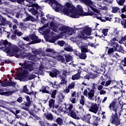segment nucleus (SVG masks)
Wrapping results in <instances>:
<instances>
[{
    "label": "nucleus",
    "mask_w": 126,
    "mask_h": 126,
    "mask_svg": "<svg viewBox=\"0 0 126 126\" xmlns=\"http://www.w3.org/2000/svg\"><path fill=\"white\" fill-rule=\"evenodd\" d=\"M12 2H17L18 3H19L20 4H23L24 3V1L25 0H9Z\"/></svg>",
    "instance_id": "obj_41"
},
{
    "label": "nucleus",
    "mask_w": 126,
    "mask_h": 126,
    "mask_svg": "<svg viewBox=\"0 0 126 126\" xmlns=\"http://www.w3.org/2000/svg\"><path fill=\"white\" fill-rule=\"evenodd\" d=\"M65 59L66 60V61L67 62V63L70 62V61L72 60V57L69 55H67L65 56Z\"/></svg>",
    "instance_id": "obj_43"
},
{
    "label": "nucleus",
    "mask_w": 126,
    "mask_h": 126,
    "mask_svg": "<svg viewBox=\"0 0 126 126\" xmlns=\"http://www.w3.org/2000/svg\"><path fill=\"white\" fill-rule=\"evenodd\" d=\"M62 74L64 76H66L67 75H68V72L67 70H66L65 69H63V71H62Z\"/></svg>",
    "instance_id": "obj_54"
},
{
    "label": "nucleus",
    "mask_w": 126,
    "mask_h": 126,
    "mask_svg": "<svg viewBox=\"0 0 126 126\" xmlns=\"http://www.w3.org/2000/svg\"><path fill=\"white\" fill-rule=\"evenodd\" d=\"M45 51L47 52V53H51V55L50 57L53 59H56V58L59 56V53L55 52L54 49H52L51 48H47Z\"/></svg>",
    "instance_id": "obj_14"
},
{
    "label": "nucleus",
    "mask_w": 126,
    "mask_h": 126,
    "mask_svg": "<svg viewBox=\"0 0 126 126\" xmlns=\"http://www.w3.org/2000/svg\"><path fill=\"white\" fill-rule=\"evenodd\" d=\"M32 106L34 109H36V110H37L38 111L41 110L42 107V104L41 103H39L37 106L35 104H32Z\"/></svg>",
    "instance_id": "obj_33"
},
{
    "label": "nucleus",
    "mask_w": 126,
    "mask_h": 126,
    "mask_svg": "<svg viewBox=\"0 0 126 126\" xmlns=\"http://www.w3.org/2000/svg\"><path fill=\"white\" fill-rule=\"evenodd\" d=\"M76 97L78 98V94H77L76 92H73L71 93V97L70 98V101L72 104H75V103H77V101H76V98H75Z\"/></svg>",
    "instance_id": "obj_15"
},
{
    "label": "nucleus",
    "mask_w": 126,
    "mask_h": 126,
    "mask_svg": "<svg viewBox=\"0 0 126 126\" xmlns=\"http://www.w3.org/2000/svg\"><path fill=\"white\" fill-rule=\"evenodd\" d=\"M0 83L1 86H2L3 87H6V86H15L16 84V82L2 81L1 80H0Z\"/></svg>",
    "instance_id": "obj_13"
},
{
    "label": "nucleus",
    "mask_w": 126,
    "mask_h": 126,
    "mask_svg": "<svg viewBox=\"0 0 126 126\" xmlns=\"http://www.w3.org/2000/svg\"><path fill=\"white\" fill-rule=\"evenodd\" d=\"M108 32H109V29H104L102 30V33L104 36H107Z\"/></svg>",
    "instance_id": "obj_46"
},
{
    "label": "nucleus",
    "mask_w": 126,
    "mask_h": 126,
    "mask_svg": "<svg viewBox=\"0 0 126 126\" xmlns=\"http://www.w3.org/2000/svg\"><path fill=\"white\" fill-rule=\"evenodd\" d=\"M56 60H57L58 62H59L60 63H64L65 62V60L64 59V57L62 56H59L58 55L55 58Z\"/></svg>",
    "instance_id": "obj_28"
},
{
    "label": "nucleus",
    "mask_w": 126,
    "mask_h": 126,
    "mask_svg": "<svg viewBox=\"0 0 126 126\" xmlns=\"http://www.w3.org/2000/svg\"><path fill=\"white\" fill-rule=\"evenodd\" d=\"M51 27L54 32H58L59 28V30L63 32V35H65V36H71L75 34V30L73 28L61 24L52 23L51 24Z\"/></svg>",
    "instance_id": "obj_4"
},
{
    "label": "nucleus",
    "mask_w": 126,
    "mask_h": 126,
    "mask_svg": "<svg viewBox=\"0 0 126 126\" xmlns=\"http://www.w3.org/2000/svg\"><path fill=\"white\" fill-rule=\"evenodd\" d=\"M121 24L124 28H126V19H124L121 21Z\"/></svg>",
    "instance_id": "obj_56"
},
{
    "label": "nucleus",
    "mask_w": 126,
    "mask_h": 126,
    "mask_svg": "<svg viewBox=\"0 0 126 126\" xmlns=\"http://www.w3.org/2000/svg\"><path fill=\"white\" fill-rule=\"evenodd\" d=\"M114 48H109L108 49L107 54L108 55H109V56H111V55H112V54H114Z\"/></svg>",
    "instance_id": "obj_51"
},
{
    "label": "nucleus",
    "mask_w": 126,
    "mask_h": 126,
    "mask_svg": "<svg viewBox=\"0 0 126 126\" xmlns=\"http://www.w3.org/2000/svg\"><path fill=\"white\" fill-rule=\"evenodd\" d=\"M44 1L45 2L49 1V4L56 12L64 13L65 15L72 17V18H79L80 16L90 15L93 18H96V19L100 20L102 22H105L106 20L105 18L102 17V14L100 13V11L97 9V7L95 5V2L93 1L92 2L94 3V5L95 7V10H93L90 6L88 5L94 12H89L86 14H84L83 8L81 5H78L77 8H75L72 3L67 2L63 7L62 4L58 3L56 0H45Z\"/></svg>",
    "instance_id": "obj_1"
},
{
    "label": "nucleus",
    "mask_w": 126,
    "mask_h": 126,
    "mask_svg": "<svg viewBox=\"0 0 126 126\" xmlns=\"http://www.w3.org/2000/svg\"><path fill=\"white\" fill-rule=\"evenodd\" d=\"M56 122L57 123L58 125L59 126H62L63 124V119L61 118H58L56 121Z\"/></svg>",
    "instance_id": "obj_42"
},
{
    "label": "nucleus",
    "mask_w": 126,
    "mask_h": 126,
    "mask_svg": "<svg viewBox=\"0 0 126 126\" xmlns=\"http://www.w3.org/2000/svg\"><path fill=\"white\" fill-rule=\"evenodd\" d=\"M120 10V8L118 7H113L112 8V12L113 13H116V12H118L119 10Z\"/></svg>",
    "instance_id": "obj_49"
},
{
    "label": "nucleus",
    "mask_w": 126,
    "mask_h": 126,
    "mask_svg": "<svg viewBox=\"0 0 126 126\" xmlns=\"http://www.w3.org/2000/svg\"><path fill=\"white\" fill-rule=\"evenodd\" d=\"M81 70H78L77 73L72 76V80H78L81 77Z\"/></svg>",
    "instance_id": "obj_21"
},
{
    "label": "nucleus",
    "mask_w": 126,
    "mask_h": 126,
    "mask_svg": "<svg viewBox=\"0 0 126 126\" xmlns=\"http://www.w3.org/2000/svg\"><path fill=\"white\" fill-rule=\"evenodd\" d=\"M123 86V82L120 81L117 83V87L118 88H120V87H122Z\"/></svg>",
    "instance_id": "obj_58"
},
{
    "label": "nucleus",
    "mask_w": 126,
    "mask_h": 126,
    "mask_svg": "<svg viewBox=\"0 0 126 126\" xmlns=\"http://www.w3.org/2000/svg\"><path fill=\"white\" fill-rule=\"evenodd\" d=\"M70 89L68 88L67 87L65 88V89L63 90V93H65L66 94H68V93H69V90Z\"/></svg>",
    "instance_id": "obj_59"
},
{
    "label": "nucleus",
    "mask_w": 126,
    "mask_h": 126,
    "mask_svg": "<svg viewBox=\"0 0 126 126\" xmlns=\"http://www.w3.org/2000/svg\"><path fill=\"white\" fill-rule=\"evenodd\" d=\"M58 45H59L61 47H63V45H65V42L63 41H59L58 42Z\"/></svg>",
    "instance_id": "obj_53"
},
{
    "label": "nucleus",
    "mask_w": 126,
    "mask_h": 126,
    "mask_svg": "<svg viewBox=\"0 0 126 126\" xmlns=\"http://www.w3.org/2000/svg\"><path fill=\"white\" fill-rule=\"evenodd\" d=\"M35 19L33 18L32 16H28L25 19H24L23 21H34Z\"/></svg>",
    "instance_id": "obj_38"
},
{
    "label": "nucleus",
    "mask_w": 126,
    "mask_h": 126,
    "mask_svg": "<svg viewBox=\"0 0 126 126\" xmlns=\"http://www.w3.org/2000/svg\"><path fill=\"white\" fill-rule=\"evenodd\" d=\"M44 117L48 121H53L54 120V117L51 113H44Z\"/></svg>",
    "instance_id": "obj_25"
},
{
    "label": "nucleus",
    "mask_w": 126,
    "mask_h": 126,
    "mask_svg": "<svg viewBox=\"0 0 126 126\" xmlns=\"http://www.w3.org/2000/svg\"><path fill=\"white\" fill-rule=\"evenodd\" d=\"M82 119L84 122L88 123V124H90V119H91V115H90V114L83 115V117H82Z\"/></svg>",
    "instance_id": "obj_20"
},
{
    "label": "nucleus",
    "mask_w": 126,
    "mask_h": 126,
    "mask_svg": "<svg viewBox=\"0 0 126 126\" xmlns=\"http://www.w3.org/2000/svg\"><path fill=\"white\" fill-rule=\"evenodd\" d=\"M15 34L16 35H17V36H18L19 37H20L21 36H22V32H19V31H16L15 32Z\"/></svg>",
    "instance_id": "obj_61"
},
{
    "label": "nucleus",
    "mask_w": 126,
    "mask_h": 126,
    "mask_svg": "<svg viewBox=\"0 0 126 126\" xmlns=\"http://www.w3.org/2000/svg\"><path fill=\"white\" fill-rule=\"evenodd\" d=\"M12 94V92L6 91L5 89H0V95H4V96H9Z\"/></svg>",
    "instance_id": "obj_23"
},
{
    "label": "nucleus",
    "mask_w": 126,
    "mask_h": 126,
    "mask_svg": "<svg viewBox=\"0 0 126 126\" xmlns=\"http://www.w3.org/2000/svg\"><path fill=\"white\" fill-rule=\"evenodd\" d=\"M102 89H103L102 85H99L97 86V90H98V91H101Z\"/></svg>",
    "instance_id": "obj_64"
},
{
    "label": "nucleus",
    "mask_w": 126,
    "mask_h": 126,
    "mask_svg": "<svg viewBox=\"0 0 126 126\" xmlns=\"http://www.w3.org/2000/svg\"><path fill=\"white\" fill-rule=\"evenodd\" d=\"M79 58L81 60H85V59L87 58V55H86V53H82L81 55H79Z\"/></svg>",
    "instance_id": "obj_45"
},
{
    "label": "nucleus",
    "mask_w": 126,
    "mask_h": 126,
    "mask_svg": "<svg viewBox=\"0 0 126 126\" xmlns=\"http://www.w3.org/2000/svg\"><path fill=\"white\" fill-rule=\"evenodd\" d=\"M78 37L79 38H86L87 36L91 35V29L90 28H82L78 29Z\"/></svg>",
    "instance_id": "obj_9"
},
{
    "label": "nucleus",
    "mask_w": 126,
    "mask_h": 126,
    "mask_svg": "<svg viewBox=\"0 0 126 126\" xmlns=\"http://www.w3.org/2000/svg\"><path fill=\"white\" fill-rule=\"evenodd\" d=\"M115 49L117 52H122L124 50L122 45H119L118 44H116Z\"/></svg>",
    "instance_id": "obj_35"
},
{
    "label": "nucleus",
    "mask_w": 126,
    "mask_h": 126,
    "mask_svg": "<svg viewBox=\"0 0 126 126\" xmlns=\"http://www.w3.org/2000/svg\"><path fill=\"white\" fill-rule=\"evenodd\" d=\"M49 108H55V100L53 99H50L49 101Z\"/></svg>",
    "instance_id": "obj_32"
},
{
    "label": "nucleus",
    "mask_w": 126,
    "mask_h": 126,
    "mask_svg": "<svg viewBox=\"0 0 126 126\" xmlns=\"http://www.w3.org/2000/svg\"><path fill=\"white\" fill-rule=\"evenodd\" d=\"M114 60H112V59H110L109 60V62H108V64L109 65H113V64H114Z\"/></svg>",
    "instance_id": "obj_62"
},
{
    "label": "nucleus",
    "mask_w": 126,
    "mask_h": 126,
    "mask_svg": "<svg viewBox=\"0 0 126 126\" xmlns=\"http://www.w3.org/2000/svg\"><path fill=\"white\" fill-rule=\"evenodd\" d=\"M23 90V91H24V92H25L27 94H29V95H32V96H36V93H34L33 92L31 93H27L28 92V89H27V87L26 86H24Z\"/></svg>",
    "instance_id": "obj_29"
},
{
    "label": "nucleus",
    "mask_w": 126,
    "mask_h": 126,
    "mask_svg": "<svg viewBox=\"0 0 126 126\" xmlns=\"http://www.w3.org/2000/svg\"><path fill=\"white\" fill-rule=\"evenodd\" d=\"M98 37H99V38H101V40H103V41H105L106 42H108V41L107 40V38H106V37L105 36H104V35L103 34H102L101 35H97Z\"/></svg>",
    "instance_id": "obj_55"
},
{
    "label": "nucleus",
    "mask_w": 126,
    "mask_h": 126,
    "mask_svg": "<svg viewBox=\"0 0 126 126\" xmlns=\"http://www.w3.org/2000/svg\"><path fill=\"white\" fill-rule=\"evenodd\" d=\"M29 4H27V6H29L28 11L31 12L33 15H36V18L38 19L39 16H43V12L39 10L40 7L37 4H34L36 0H26ZM39 10V11H38Z\"/></svg>",
    "instance_id": "obj_5"
},
{
    "label": "nucleus",
    "mask_w": 126,
    "mask_h": 126,
    "mask_svg": "<svg viewBox=\"0 0 126 126\" xmlns=\"http://www.w3.org/2000/svg\"><path fill=\"white\" fill-rule=\"evenodd\" d=\"M110 122L113 125H115L116 126H119L121 124L120 119L118 118L117 115H114L113 114H112V118L110 119Z\"/></svg>",
    "instance_id": "obj_12"
},
{
    "label": "nucleus",
    "mask_w": 126,
    "mask_h": 126,
    "mask_svg": "<svg viewBox=\"0 0 126 126\" xmlns=\"http://www.w3.org/2000/svg\"><path fill=\"white\" fill-rule=\"evenodd\" d=\"M81 2H83L87 5H89L91 7L93 10H96V7L94 6V3L91 1V0H79Z\"/></svg>",
    "instance_id": "obj_11"
},
{
    "label": "nucleus",
    "mask_w": 126,
    "mask_h": 126,
    "mask_svg": "<svg viewBox=\"0 0 126 126\" xmlns=\"http://www.w3.org/2000/svg\"><path fill=\"white\" fill-rule=\"evenodd\" d=\"M25 98L27 102H28V103H26L24 106L22 107V109H23V110H25L26 111H29V107H30V105H29V104L31 103L30 97H29V96L28 95H26Z\"/></svg>",
    "instance_id": "obj_16"
},
{
    "label": "nucleus",
    "mask_w": 126,
    "mask_h": 126,
    "mask_svg": "<svg viewBox=\"0 0 126 126\" xmlns=\"http://www.w3.org/2000/svg\"><path fill=\"white\" fill-rule=\"evenodd\" d=\"M89 104L91 105V106L90 105H87V107L89 109V111H90V112H92L94 114H97V112L99 111V107L97 105V104L89 102Z\"/></svg>",
    "instance_id": "obj_10"
},
{
    "label": "nucleus",
    "mask_w": 126,
    "mask_h": 126,
    "mask_svg": "<svg viewBox=\"0 0 126 126\" xmlns=\"http://www.w3.org/2000/svg\"><path fill=\"white\" fill-rule=\"evenodd\" d=\"M11 113L14 114V115H17V114L19 113L20 111L17 110L16 108H11L9 110Z\"/></svg>",
    "instance_id": "obj_36"
},
{
    "label": "nucleus",
    "mask_w": 126,
    "mask_h": 126,
    "mask_svg": "<svg viewBox=\"0 0 126 126\" xmlns=\"http://www.w3.org/2000/svg\"><path fill=\"white\" fill-rule=\"evenodd\" d=\"M65 47L64 50L67 52H73V49H72L70 46H68V44H65Z\"/></svg>",
    "instance_id": "obj_31"
},
{
    "label": "nucleus",
    "mask_w": 126,
    "mask_h": 126,
    "mask_svg": "<svg viewBox=\"0 0 126 126\" xmlns=\"http://www.w3.org/2000/svg\"><path fill=\"white\" fill-rule=\"evenodd\" d=\"M20 65L21 66L23 69L20 68L18 69V72L20 73L19 74V78L21 81H27V80H31L36 77V75L34 74H31L28 77V74L29 71H32L34 70V73L38 74L42 69H43V66H40L39 68L35 67L34 66H38L39 64L33 63L31 61L26 60L24 63H20Z\"/></svg>",
    "instance_id": "obj_2"
},
{
    "label": "nucleus",
    "mask_w": 126,
    "mask_h": 126,
    "mask_svg": "<svg viewBox=\"0 0 126 126\" xmlns=\"http://www.w3.org/2000/svg\"><path fill=\"white\" fill-rule=\"evenodd\" d=\"M49 75L51 77H57V76L61 75V72L57 69H55L50 72Z\"/></svg>",
    "instance_id": "obj_17"
},
{
    "label": "nucleus",
    "mask_w": 126,
    "mask_h": 126,
    "mask_svg": "<svg viewBox=\"0 0 126 126\" xmlns=\"http://www.w3.org/2000/svg\"><path fill=\"white\" fill-rule=\"evenodd\" d=\"M75 86V83L72 82L70 84L68 85L67 87L69 88L70 89H73L74 88V87Z\"/></svg>",
    "instance_id": "obj_48"
},
{
    "label": "nucleus",
    "mask_w": 126,
    "mask_h": 126,
    "mask_svg": "<svg viewBox=\"0 0 126 126\" xmlns=\"http://www.w3.org/2000/svg\"><path fill=\"white\" fill-rule=\"evenodd\" d=\"M39 124L41 126H50V124H47L44 122H42V121H39Z\"/></svg>",
    "instance_id": "obj_60"
},
{
    "label": "nucleus",
    "mask_w": 126,
    "mask_h": 126,
    "mask_svg": "<svg viewBox=\"0 0 126 126\" xmlns=\"http://www.w3.org/2000/svg\"><path fill=\"white\" fill-rule=\"evenodd\" d=\"M59 77H60V79H61V82L60 83L61 85H63V84H65V83H66L67 82L65 80V79L64 78H63V77L62 76L60 75Z\"/></svg>",
    "instance_id": "obj_40"
},
{
    "label": "nucleus",
    "mask_w": 126,
    "mask_h": 126,
    "mask_svg": "<svg viewBox=\"0 0 126 126\" xmlns=\"http://www.w3.org/2000/svg\"><path fill=\"white\" fill-rule=\"evenodd\" d=\"M79 45H78V47L81 49L82 53H87V52H88L87 48H85L84 47L81 46V45H82V42H80Z\"/></svg>",
    "instance_id": "obj_30"
},
{
    "label": "nucleus",
    "mask_w": 126,
    "mask_h": 126,
    "mask_svg": "<svg viewBox=\"0 0 126 126\" xmlns=\"http://www.w3.org/2000/svg\"><path fill=\"white\" fill-rule=\"evenodd\" d=\"M116 100H114L111 102L109 105V108L110 110L112 111H114L115 113H117V111H118V108L115 107L116 105Z\"/></svg>",
    "instance_id": "obj_18"
},
{
    "label": "nucleus",
    "mask_w": 126,
    "mask_h": 126,
    "mask_svg": "<svg viewBox=\"0 0 126 126\" xmlns=\"http://www.w3.org/2000/svg\"><path fill=\"white\" fill-rule=\"evenodd\" d=\"M111 83H112V81H111V80H108L106 82H105V81L101 82L100 84L103 86L107 87V86H109V85H110Z\"/></svg>",
    "instance_id": "obj_34"
},
{
    "label": "nucleus",
    "mask_w": 126,
    "mask_h": 126,
    "mask_svg": "<svg viewBox=\"0 0 126 126\" xmlns=\"http://www.w3.org/2000/svg\"><path fill=\"white\" fill-rule=\"evenodd\" d=\"M6 102L3 101V100L0 101V107H2V108H3L4 109H6Z\"/></svg>",
    "instance_id": "obj_44"
},
{
    "label": "nucleus",
    "mask_w": 126,
    "mask_h": 126,
    "mask_svg": "<svg viewBox=\"0 0 126 126\" xmlns=\"http://www.w3.org/2000/svg\"><path fill=\"white\" fill-rule=\"evenodd\" d=\"M80 104L82 106H84V104H85V97L83 95H81V98L80 99Z\"/></svg>",
    "instance_id": "obj_39"
},
{
    "label": "nucleus",
    "mask_w": 126,
    "mask_h": 126,
    "mask_svg": "<svg viewBox=\"0 0 126 126\" xmlns=\"http://www.w3.org/2000/svg\"><path fill=\"white\" fill-rule=\"evenodd\" d=\"M116 1L119 5H123L125 3L126 0H116Z\"/></svg>",
    "instance_id": "obj_50"
},
{
    "label": "nucleus",
    "mask_w": 126,
    "mask_h": 126,
    "mask_svg": "<svg viewBox=\"0 0 126 126\" xmlns=\"http://www.w3.org/2000/svg\"><path fill=\"white\" fill-rule=\"evenodd\" d=\"M123 62H124V63L123 64L124 67H121V69H123V71H124V74H126V70H125L126 66V58L124 59Z\"/></svg>",
    "instance_id": "obj_37"
},
{
    "label": "nucleus",
    "mask_w": 126,
    "mask_h": 126,
    "mask_svg": "<svg viewBox=\"0 0 126 126\" xmlns=\"http://www.w3.org/2000/svg\"><path fill=\"white\" fill-rule=\"evenodd\" d=\"M92 89L87 88L83 92V95L86 96L89 100L93 101L94 100V96H95V92L97 90V84L95 83H93L91 86Z\"/></svg>",
    "instance_id": "obj_8"
},
{
    "label": "nucleus",
    "mask_w": 126,
    "mask_h": 126,
    "mask_svg": "<svg viewBox=\"0 0 126 126\" xmlns=\"http://www.w3.org/2000/svg\"><path fill=\"white\" fill-rule=\"evenodd\" d=\"M113 58H115V59H120V55L119 53H113Z\"/></svg>",
    "instance_id": "obj_57"
},
{
    "label": "nucleus",
    "mask_w": 126,
    "mask_h": 126,
    "mask_svg": "<svg viewBox=\"0 0 126 126\" xmlns=\"http://www.w3.org/2000/svg\"><path fill=\"white\" fill-rule=\"evenodd\" d=\"M30 37L31 38L32 41H34L35 43H40L41 42V39H38L37 35H34L32 34L30 36Z\"/></svg>",
    "instance_id": "obj_24"
},
{
    "label": "nucleus",
    "mask_w": 126,
    "mask_h": 126,
    "mask_svg": "<svg viewBox=\"0 0 126 126\" xmlns=\"http://www.w3.org/2000/svg\"><path fill=\"white\" fill-rule=\"evenodd\" d=\"M40 92H42V93H47V94H50V87L47 86H43L39 90Z\"/></svg>",
    "instance_id": "obj_22"
},
{
    "label": "nucleus",
    "mask_w": 126,
    "mask_h": 126,
    "mask_svg": "<svg viewBox=\"0 0 126 126\" xmlns=\"http://www.w3.org/2000/svg\"><path fill=\"white\" fill-rule=\"evenodd\" d=\"M79 68H80V69H81V70H83V71H85V72H88V69L86 67L80 66L79 67Z\"/></svg>",
    "instance_id": "obj_52"
},
{
    "label": "nucleus",
    "mask_w": 126,
    "mask_h": 126,
    "mask_svg": "<svg viewBox=\"0 0 126 126\" xmlns=\"http://www.w3.org/2000/svg\"><path fill=\"white\" fill-rule=\"evenodd\" d=\"M49 85L52 86L53 88L59 89L61 88V86L58 84V82L54 81L53 83L50 82Z\"/></svg>",
    "instance_id": "obj_26"
},
{
    "label": "nucleus",
    "mask_w": 126,
    "mask_h": 126,
    "mask_svg": "<svg viewBox=\"0 0 126 126\" xmlns=\"http://www.w3.org/2000/svg\"><path fill=\"white\" fill-rule=\"evenodd\" d=\"M19 125L20 126H29V125H28V123H27V122H26L25 124H24L21 122H19Z\"/></svg>",
    "instance_id": "obj_63"
},
{
    "label": "nucleus",
    "mask_w": 126,
    "mask_h": 126,
    "mask_svg": "<svg viewBox=\"0 0 126 126\" xmlns=\"http://www.w3.org/2000/svg\"><path fill=\"white\" fill-rule=\"evenodd\" d=\"M121 11L122 12L119 14L120 16L122 18H126V6H124L122 9ZM124 12H126V15L124 14Z\"/></svg>",
    "instance_id": "obj_27"
},
{
    "label": "nucleus",
    "mask_w": 126,
    "mask_h": 126,
    "mask_svg": "<svg viewBox=\"0 0 126 126\" xmlns=\"http://www.w3.org/2000/svg\"><path fill=\"white\" fill-rule=\"evenodd\" d=\"M46 17H47L48 20H50V21H51L50 24V27H49L50 29L52 30V28L51 27V24H52V23H54V24H60V23L55 22V21H54L55 20V18H54V16H53L52 15L48 14L46 15Z\"/></svg>",
    "instance_id": "obj_19"
},
{
    "label": "nucleus",
    "mask_w": 126,
    "mask_h": 126,
    "mask_svg": "<svg viewBox=\"0 0 126 126\" xmlns=\"http://www.w3.org/2000/svg\"><path fill=\"white\" fill-rule=\"evenodd\" d=\"M0 50L5 52L6 54L14 55L17 57H19L21 54V51L17 46L12 45L11 43L8 42L6 40L0 41Z\"/></svg>",
    "instance_id": "obj_3"
},
{
    "label": "nucleus",
    "mask_w": 126,
    "mask_h": 126,
    "mask_svg": "<svg viewBox=\"0 0 126 126\" xmlns=\"http://www.w3.org/2000/svg\"><path fill=\"white\" fill-rule=\"evenodd\" d=\"M109 36L111 38H113L110 40L111 43L119 41V43H120V44H124V42L126 40V35L124 37H122V35L120 33V32L117 30H115L114 31L110 32Z\"/></svg>",
    "instance_id": "obj_7"
},
{
    "label": "nucleus",
    "mask_w": 126,
    "mask_h": 126,
    "mask_svg": "<svg viewBox=\"0 0 126 126\" xmlns=\"http://www.w3.org/2000/svg\"><path fill=\"white\" fill-rule=\"evenodd\" d=\"M73 107V105L72 104H63L62 106L58 109V112L59 113H66L68 114V116H70L73 119H76L78 120L79 118L76 116V113L75 111H72L71 110Z\"/></svg>",
    "instance_id": "obj_6"
},
{
    "label": "nucleus",
    "mask_w": 126,
    "mask_h": 126,
    "mask_svg": "<svg viewBox=\"0 0 126 126\" xmlns=\"http://www.w3.org/2000/svg\"><path fill=\"white\" fill-rule=\"evenodd\" d=\"M56 95H57V90H55L51 93V98H53V99L56 98Z\"/></svg>",
    "instance_id": "obj_47"
}]
</instances>
